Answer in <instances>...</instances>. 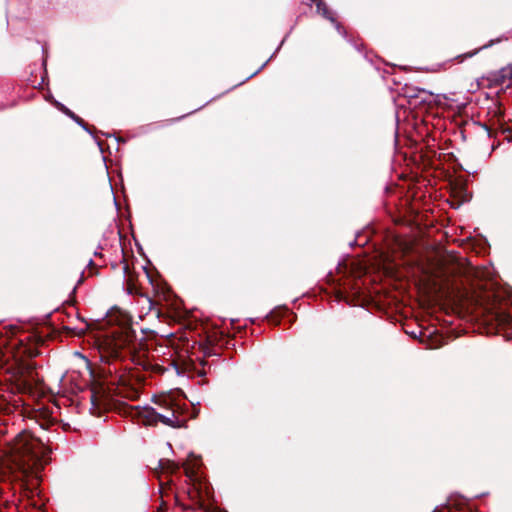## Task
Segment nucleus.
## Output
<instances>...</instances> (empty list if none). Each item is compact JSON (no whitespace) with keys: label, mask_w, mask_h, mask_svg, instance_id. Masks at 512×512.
Segmentation results:
<instances>
[{"label":"nucleus","mask_w":512,"mask_h":512,"mask_svg":"<svg viewBox=\"0 0 512 512\" xmlns=\"http://www.w3.org/2000/svg\"><path fill=\"white\" fill-rule=\"evenodd\" d=\"M134 341L135 336L133 332L129 330L121 331L113 340V347L110 352L111 356L114 358H118L121 357L122 349H135Z\"/></svg>","instance_id":"20e7f679"},{"label":"nucleus","mask_w":512,"mask_h":512,"mask_svg":"<svg viewBox=\"0 0 512 512\" xmlns=\"http://www.w3.org/2000/svg\"><path fill=\"white\" fill-rule=\"evenodd\" d=\"M158 405L163 407V412H157L152 407H145L138 411V415L142 419V423L144 425H155L157 422H161L166 426L179 427L180 420L177 418L170 400L168 398H164L158 402Z\"/></svg>","instance_id":"f03ea898"},{"label":"nucleus","mask_w":512,"mask_h":512,"mask_svg":"<svg viewBox=\"0 0 512 512\" xmlns=\"http://www.w3.org/2000/svg\"><path fill=\"white\" fill-rule=\"evenodd\" d=\"M507 39H508L507 37L498 38V39L496 40V42L498 43V42H501V41H503V40H507Z\"/></svg>","instance_id":"dca6fc26"},{"label":"nucleus","mask_w":512,"mask_h":512,"mask_svg":"<svg viewBox=\"0 0 512 512\" xmlns=\"http://www.w3.org/2000/svg\"><path fill=\"white\" fill-rule=\"evenodd\" d=\"M456 261L458 260L450 253V273L456 271Z\"/></svg>","instance_id":"9d476101"},{"label":"nucleus","mask_w":512,"mask_h":512,"mask_svg":"<svg viewBox=\"0 0 512 512\" xmlns=\"http://www.w3.org/2000/svg\"><path fill=\"white\" fill-rule=\"evenodd\" d=\"M459 203L455 204L453 201L450 200L449 206L450 208H456L458 207Z\"/></svg>","instance_id":"ddd939ff"},{"label":"nucleus","mask_w":512,"mask_h":512,"mask_svg":"<svg viewBox=\"0 0 512 512\" xmlns=\"http://www.w3.org/2000/svg\"><path fill=\"white\" fill-rule=\"evenodd\" d=\"M266 65V63H264L257 71H255L253 74H251L247 79L253 77L254 75L258 74V72Z\"/></svg>","instance_id":"f8f14e48"},{"label":"nucleus","mask_w":512,"mask_h":512,"mask_svg":"<svg viewBox=\"0 0 512 512\" xmlns=\"http://www.w3.org/2000/svg\"><path fill=\"white\" fill-rule=\"evenodd\" d=\"M460 272L463 273L468 279L479 280H482L488 274L487 270L472 266L470 264H466L464 267H462V271Z\"/></svg>","instance_id":"0eeeda50"},{"label":"nucleus","mask_w":512,"mask_h":512,"mask_svg":"<svg viewBox=\"0 0 512 512\" xmlns=\"http://www.w3.org/2000/svg\"><path fill=\"white\" fill-rule=\"evenodd\" d=\"M449 185H450V186L452 185V182H451V181L449 182Z\"/></svg>","instance_id":"f3484780"},{"label":"nucleus","mask_w":512,"mask_h":512,"mask_svg":"<svg viewBox=\"0 0 512 512\" xmlns=\"http://www.w3.org/2000/svg\"><path fill=\"white\" fill-rule=\"evenodd\" d=\"M457 193L462 197V201L467 199L465 196L462 195V193H463V185L462 184H461L460 190Z\"/></svg>","instance_id":"9b49d317"},{"label":"nucleus","mask_w":512,"mask_h":512,"mask_svg":"<svg viewBox=\"0 0 512 512\" xmlns=\"http://www.w3.org/2000/svg\"><path fill=\"white\" fill-rule=\"evenodd\" d=\"M421 341L426 344V348L428 349L440 348L445 343L443 335L438 333L437 331L430 332L429 334H424Z\"/></svg>","instance_id":"39448f33"},{"label":"nucleus","mask_w":512,"mask_h":512,"mask_svg":"<svg viewBox=\"0 0 512 512\" xmlns=\"http://www.w3.org/2000/svg\"><path fill=\"white\" fill-rule=\"evenodd\" d=\"M45 451L42 445L30 436L16 439L5 460H0V481L11 477L20 480L30 474H37L44 467Z\"/></svg>","instance_id":"f257e3e1"},{"label":"nucleus","mask_w":512,"mask_h":512,"mask_svg":"<svg viewBox=\"0 0 512 512\" xmlns=\"http://www.w3.org/2000/svg\"><path fill=\"white\" fill-rule=\"evenodd\" d=\"M56 107L61 110L63 113H65L68 117L73 119L79 126H81L85 131L88 133H91L90 129L88 128L87 124L81 119L79 116H77L74 112H72L70 109H68L63 104L56 102Z\"/></svg>","instance_id":"6e6552de"},{"label":"nucleus","mask_w":512,"mask_h":512,"mask_svg":"<svg viewBox=\"0 0 512 512\" xmlns=\"http://www.w3.org/2000/svg\"><path fill=\"white\" fill-rule=\"evenodd\" d=\"M460 262L457 263V266H463L464 265V262H465V259H460L459 260Z\"/></svg>","instance_id":"4468645a"},{"label":"nucleus","mask_w":512,"mask_h":512,"mask_svg":"<svg viewBox=\"0 0 512 512\" xmlns=\"http://www.w3.org/2000/svg\"><path fill=\"white\" fill-rule=\"evenodd\" d=\"M496 319L499 323V325L506 326L511 322V317L509 314L506 313H499L496 315Z\"/></svg>","instance_id":"1a4fd4ad"},{"label":"nucleus","mask_w":512,"mask_h":512,"mask_svg":"<svg viewBox=\"0 0 512 512\" xmlns=\"http://www.w3.org/2000/svg\"><path fill=\"white\" fill-rule=\"evenodd\" d=\"M29 355H30V357H34V356H36V355H37V352H35V351H30V352H29Z\"/></svg>","instance_id":"2eb2a0df"},{"label":"nucleus","mask_w":512,"mask_h":512,"mask_svg":"<svg viewBox=\"0 0 512 512\" xmlns=\"http://www.w3.org/2000/svg\"><path fill=\"white\" fill-rule=\"evenodd\" d=\"M478 304V299L468 292L459 293L454 297L453 303H450V310L460 318H466L473 314Z\"/></svg>","instance_id":"7ed1b4c3"},{"label":"nucleus","mask_w":512,"mask_h":512,"mask_svg":"<svg viewBox=\"0 0 512 512\" xmlns=\"http://www.w3.org/2000/svg\"><path fill=\"white\" fill-rule=\"evenodd\" d=\"M428 294L433 301L438 302L446 297V290L442 283L434 279L428 288Z\"/></svg>","instance_id":"423d86ee"}]
</instances>
